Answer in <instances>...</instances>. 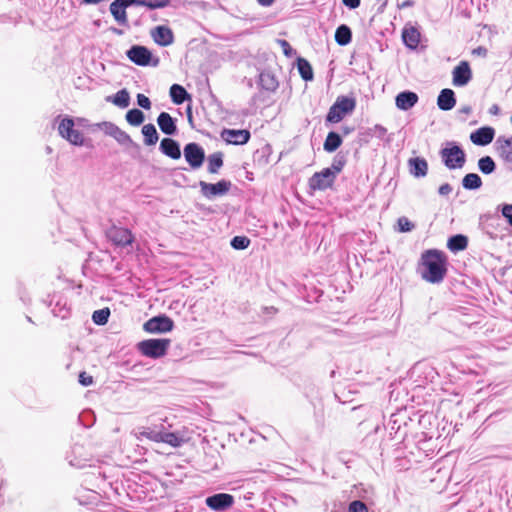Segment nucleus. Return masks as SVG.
<instances>
[{"label":"nucleus","instance_id":"f257e3e1","mask_svg":"<svg viewBox=\"0 0 512 512\" xmlns=\"http://www.w3.org/2000/svg\"><path fill=\"white\" fill-rule=\"evenodd\" d=\"M422 260V278L433 284L442 282L447 272L445 255L438 250H428L422 255Z\"/></svg>","mask_w":512,"mask_h":512},{"label":"nucleus","instance_id":"f03ea898","mask_svg":"<svg viewBox=\"0 0 512 512\" xmlns=\"http://www.w3.org/2000/svg\"><path fill=\"white\" fill-rule=\"evenodd\" d=\"M439 155L443 164L449 170L461 169L466 163L465 151L454 141L446 142Z\"/></svg>","mask_w":512,"mask_h":512},{"label":"nucleus","instance_id":"7ed1b4c3","mask_svg":"<svg viewBox=\"0 0 512 512\" xmlns=\"http://www.w3.org/2000/svg\"><path fill=\"white\" fill-rule=\"evenodd\" d=\"M356 107V101L354 98L339 96L337 97L334 104L330 107L326 121L330 123L340 122L347 114L354 111Z\"/></svg>","mask_w":512,"mask_h":512},{"label":"nucleus","instance_id":"20e7f679","mask_svg":"<svg viewBox=\"0 0 512 512\" xmlns=\"http://www.w3.org/2000/svg\"><path fill=\"white\" fill-rule=\"evenodd\" d=\"M170 346L169 339H147L138 343V350L146 357L161 358Z\"/></svg>","mask_w":512,"mask_h":512},{"label":"nucleus","instance_id":"39448f33","mask_svg":"<svg viewBox=\"0 0 512 512\" xmlns=\"http://www.w3.org/2000/svg\"><path fill=\"white\" fill-rule=\"evenodd\" d=\"M126 55L130 61L138 66H148L151 64L155 67L159 64L158 58L151 62L152 53L145 46L134 45L126 52Z\"/></svg>","mask_w":512,"mask_h":512},{"label":"nucleus","instance_id":"423d86ee","mask_svg":"<svg viewBox=\"0 0 512 512\" xmlns=\"http://www.w3.org/2000/svg\"><path fill=\"white\" fill-rule=\"evenodd\" d=\"M58 132L67 141L76 146L83 144V135L79 130L74 129V121L70 117L61 119L58 125Z\"/></svg>","mask_w":512,"mask_h":512},{"label":"nucleus","instance_id":"0eeeda50","mask_svg":"<svg viewBox=\"0 0 512 512\" xmlns=\"http://www.w3.org/2000/svg\"><path fill=\"white\" fill-rule=\"evenodd\" d=\"M199 186L202 195L208 199H212L226 195L230 191L232 183L229 180L222 179L215 184L200 181Z\"/></svg>","mask_w":512,"mask_h":512},{"label":"nucleus","instance_id":"6e6552de","mask_svg":"<svg viewBox=\"0 0 512 512\" xmlns=\"http://www.w3.org/2000/svg\"><path fill=\"white\" fill-rule=\"evenodd\" d=\"M184 157L192 169H198L205 160V151L199 144L191 142L184 147Z\"/></svg>","mask_w":512,"mask_h":512},{"label":"nucleus","instance_id":"1a4fd4ad","mask_svg":"<svg viewBox=\"0 0 512 512\" xmlns=\"http://www.w3.org/2000/svg\"><path fill=\"white\" fill-rule=\"evenodd\" d=\"M331 168H324L320 172H316L309 179V187L312 190H326L330 188L336 177L330 172Z\"/></svg>","mask_w":512,"mask_h":512},{"label":"nucleus","instance_id":"9d476101","mask_svg":"<svg viewBox=\"0 0 512 512\" xmlns=\"http://www.w3.org/2000/svg\"><path fill=\"white\" fill-rule=\"evenodd\" d=\"M205 504L213 511L222 512L233 506L234 497L228 493H218L207 497Z\"/></svg>","mask_w":512,"mask_h":512},{"label":"nucleus","instance_id":"9b49d317","mask_svg":"<svg viewBox=\"0 0 512 512\" xmlns=\"http://www.w3.org/2000/svg\"><path fill=\"white\" fill-rule=\"evenodd\" d=\"M174 323L167 316H156L144 323V330L148 333H165L173 329Z\"/></svg>","mask_w":512,"mask_h":512},{"label":"nucleus","instance_id":"f8f14e48","mask_svg":"<svg viewBox=\"0 0 512 512\" xmlns=\"http://www.w3.org/2000/svg\"><path fill=\"white\" fill-rule=\"evenodd\" d=\"M107 237L117 246H128L134 241L132 232L123 227L113 226L107 231Z\"/></svg>","mask_w":512,"mask_h":512},{"label":"nucleus","instance_id":"ddd939ff","mask_svg":"<svg viewBox=\"0 0 512 512\" xmlns=\"http://www.w3.org/2000/svg\"><path fill=\"white\" fill-rule=\"evenodd\" d=\"M472 79V71L467 61H461L452 71V82L456 87L467 85Z\"/></svg>","mask_w":512,"mask_h":512},{"label":"nucleus","instance_id":"4468645a","mask_svg":"<svg viewBox=\"0 0 512 512\" xmlns=\"http://www.w3.org/2000/svg\"><path fill=\"white\" fill-rule=\"evenodd\" d=\"M105 134L113 137L121 145H130L133 143L131 137L117 125L111 122H103L99 125Z\"/></svg>","mask_w":512,"mask_h":512},{"label":"nucleus","instance_id":"2eb2a0df","mask_svg":"<svg viewBox=\"0 0 512 512\" xmlns=\"http://www.w3.org/2000/svg\"><path fill=\"white\" fill-rule=\"evenodd\" d=\"M150 34L154 42L159 46L166 47L174 42L173 32L168 26H156L151 30Z\"/></svg>","mask_w":512,"mask_h":512},{"label":"nucleus","instance_id":"dca6fc26","mask_svg":"<svg viewBox=\"0 0 512 512\" xmlns=\"http://www.w3.org/2000/svg\"><path fill=\"white\" fill-rule=\"evenodd\" d=\"M221 137L229 144L243 145L246 144L250 139V132L245 129H224L221 132Z\"/></svg>","mask_w":512,"mask_h":512},{"label":"nucleus","instance_id":"f3484780","mask_svg":"<svg viewBox=\"0 0 512 512\" xmlns=\"http://www.w3.org/2000/svg\"><path fill=\"white\" fill-rule=\"evenodd\" d=\"M495 136V130L492 127H481L470 135V140L475 145L486 146L490 144Z\"/></svg>","mask_w":512,"mask_h":512},{"label":"nucleus","instance_id":"a211bd4d","mask_svg":"<svg viewBox=\"0 0 512 512\" xmlns=\"http://www.w3.org/2000/svg\"><path fill=\"white\" fill-rule=\"evenodd\" d=\"M418 100L419 97L415 92L403 91L396 96L395 104L398 109L407 111L414 107Z\"/></svg>","mask_w":512,"mask_h":512},{"label":"nucleus","instance_id":"6ab92c4d","mask_svg":"<svg viewBox=\"0 0 512 512\" xmlns=\"http://www.w3.org/2000/svg\"><path fill=\"white\" fill-rule=\"evenodd\" d=\"M495 145L499 157L506 163H512V137H498Z\"/></svg>","mask_w":512,"mask_h":512},{"label":"nucleus","instance_id":"aec40b11","mask_svg":"<svg viewBox=\"0 0 512 512\" xmlns=\"http://www.w3.org/2000/svg\"><path fill=\"white\" fill-rule=\"evenodd\" d=\"M437 105L443 111H449L456 105L455 93L453 90L445 88L441 90L437 98Z\"/></svg>","mask_w":512,"mask_h":512},{"label":"nucleus","instance_id":"412c9836","mask_svg":"<svg viewBox=\"0 0 512 512\" xmlns=\"http://www.w3.org/2000/svg\"><path fill=\"white\" fill-rule=\"evenodd\" d=\"M159 148L164 155L172 159H179L181 157V150L178 142L171 138L162 139Z\"/></svg>","mask_w":512,"mask_h":512},{"label":"nucleus","instance_id":"4be33fe9","mask_svg":"<svg viewBox=\"0 0 512 512\" xmlns=\"http://www.w3.org/2000/svg\"><path fill=\"white\" fill-rule=\"evenodd\" d=\"M110 13L112 14L115 21L122 25H128V17L126 13V8L120 0H114L109 7Z\"/></svg>","mask_w":512,"mask_h":512},{"label":"nucleus","instance_id":"5701e85b","mask_svg":"<svg viewBox=\"0 0 512 512\" xmlns=\"http://www.w3.org/2000/svg\"><path fill=\"white\" fill-rule=\"evenodd\" d=\"M160 130L167 135H174L177 132L175 120L167 112H161L157 118Z\"/></svg>","mask_w":512,"mask_h":512},{"label":"nucleus","instance_id":"b1692460","mask_svg":"<svg viewBox=\"0 0 512 512\" xmlns=\"http://www.w3.org/2000/svg\"><path fill=\"white\" fill-rule=\"evenodd\" d=\"M410 173L414 177H425L428 173V163L424 158L416 157L408 161Z\"/></svg>","mask_w":512,"mask_h":512},{"label":"nucleus","instance_id":"393cba45","mask_svg":"<svg viewBox=\"0 0 512 512\" xmlns=\"http://www.w3.org/2000/svg\"><path fill=\"white\" fill-rule=\"evenodd\" d=\"M402 38L410 49H416L420 42V32L415 27L404 28Z\"/></svg>","mask_w":512,"mask_h":512},{"label":"nucleus","instance_id":"a878e982","mask_svg":"<svg viewBox=\"0 0 512 512\" xmlns=\"http://www.w3.org/2000/svg\"><path fill=\"white\" fill-rule=\"evenodd\" d=\"M106 101L112 102L120 108H126L130 104V95L126 89H121L114 96H108Z\"/></svg>","mask_w":512,"mask_h":512},{"label":"nucleus","instance_id":"bb28decb","mask_svg":"<svg viewBox=\"0 0 512 512\" xmlns=\"http://www.w3.org/2000/svg\"><path fill=\"white\" fill-rule=\"evenodd\" d=\"M468 238L462 234H457L449 238L447 247L452 252L463 251L467 248Z\"/></svg>","mask_w":512,"mask_h":512},{"label":"nucleus","instance_id":"cd10ccee","mask_svg":"<svg viewBox=\"0 0 512 512\" xmlns=\"http://www.w3.org/2000/svg\"><path fill=\"white\" fill-rule=\"evenodd\" d=\"M352 40V32L347 25H340L335 32V41L340 46L349 44Z\"/></svg>","mask_w":512,"mask_h":512},{"label":"nucleus","instance_id":"c85d7f7f","mask_svg":"<svg viewBox=\"0 0 512 512\" xmlns=\"http://www.w3.org/2000/svg\"><path fill=\"white\" fill-rule=\"evenodd\" d=\"M170 97H171L173 103H175L177 105L182 104L187 99H190V95L179 84H173L170 87Z\"/></svg>","mask_w":512,"mask_h":512},{"label":"nucleus","instance_id":"c756f323","mask_svg":"<svg viewBox=\"0 0 512 512\" xmlns=\"http://www.w3.org/2000/svg\"><path fill=\"white\" fill-rule=\"evenodd\" d=\"M142 134L144 136V143L147 146L155 145L159 139V135L155 126L151 123L142 127Z\"/></svg>","mask_w":512,"mask_h":512},{"label":"nucleus","instance_id":"7c9ffc66","mask_svg":"<svg viewBox=\"0 0 512 512\" xmlns=\"http://www.w3.org/2000/svg\"><path fill=\"white\" fill-rule=\"evenodd\" d=\"M207 170L211 174H217L220 168L223 166V153L215 152L208 156Z\"/></svg>","mask_w":512,"mask_h":512},{"label":"nucleus","instance_id":"2f4dec72","mask_svg":"<svg viewBox=\"0 0 512 512\" xmlns=\"http://www.w3.org/2000/svg\"><path fill=\"white\" fill-rule=\"evenodd\" d=\"M462 186L466 190H477L482 186V179L476 173H468L462 179Z\"/></svg>","mask_w":512,"mask_h":512},{"label":"nucleus","instance_id":"473e14b6","mask_svg":"<svg viewBox=\"0 0 512 512\" xmlns=\"http://www.w3.org/2000/svg\"><path fill=\"white\" fill-rule=\"evenodd\" d=\"M342 144V138L336 132H329L324 142V150L326 152L336 151Z\"/></svg>","mask_w":512,"mask_h":512},{"label":"nucleus","instance_id":"72a5a7b5","mask_svg":"<svg viewBox=\"0 0 512 512\" xmlns=\"http://www.w3.org/2000/svg\"><path fill=\"white\" fill-rule=\"evenodd\" d=\"M259 82L262 88L268 91H274L278 87V81L272 74L268 72H263L260 74Z\"/></svg>","mask_w":512,"mask_h":512},{"label":"nucleus","instance_id":"f704fd0d","mask_svg":"<svg viewBox=\"0 0 512 512\" xmlns=\"http://www.w3.org/2000/svg\"><path fill=\"white\" fill-rule=\"evenodd\" d=\"M297 68L299 74L305 81H311L313 79L312 66L306 59L299 58L297 61Z\"/></svg>","mask_w":512,"mask_h":512},{"label":"nucleus","instance_id":"c9c22d12","mask_svg":"<svg viewBox=\"0 0 512 512\" xmlns=\"http://www.w3.org/2000/svg\"><path fill=\"white\" fill-rule=\"evenodd\" d=\"M478 168L483 174H491L496 169V164L490 156H484L478 160Z\"/></svg>","mask_w":512,"mask_h":512},{"label":"nucleus","instance_id":"e433bc0d","mask_svg":"<svg viewBox=\"0 0 512 512\" xmlns=\"http://www.w3.org/2000/svg\"><path fill=\"white\" fill-rule=\"evenodd\" d=\"M161 442L169 444L173 447H180L184 442L183 438L174 432H163Z\"/></svg>","mask_w":512,"mask_h":512},{"label":"nucleus","instance_id":"4c0bfd02","mask_svg":"<svg viewBox=\"0 0 512 512\" xmlns=\"http://www.w3.org/2000/svg\"><path fill=\"white\" fill-rule=\"evenodd\" d=\"M144 114L139 109H131L126 114V120L130 125L139 126L144 121Z\"/></svg>","mask_w":512,"mask_h":512},{"label":"nucleus","instance_id":"58836bf2","mask_svg":"<svg viewBox=\"0 0 512 512\" xmlns=\"http://www.w3.org/2000/svg\"><path fill=\"white\" fill-rule=\"evenodd\" d=\"M110 310L108 308L99 309L93 312L92 320L97 325H104L108 322Z\"/></svg>","mask_w":512,"mask_h":512},{"label":"nucleus","instance_id":"ea45409f","mask_svg":"<svg viewBox=\"0 0 512 512\" xmlns=\"http://www.w3.org/2000/svg\"><path fill=\"white\" fill-rule=\"evenodd\" d=\"M346 164V158L343 155H336L333 159V162L329 168H331L330 172L337 176L338 173L342 171Z\"/></svg>","mask_w":512,"mask_h":512},{"label":"nucleus","instance_id":"a19ab883","mask_svg":"<svg viewBox=\"0 0 512 512\" xmlns=\"http://www.w3.org/2000/svg\"><path fill=\"white\" fill-rule=\"evenodd\" d=\"M170 4V0H141V6L150 10L165 8Z\"/></svg>","mask_w":512,"mask_h":512},{"label":"nucleus","instance_id":"79ce46f5","mask_svg":"<svg viewBox=\"0 0 512 512\" xmlns=\"http://www.w3.org/2000/svg\"><path fill=\"white\" fill-rule=\"evenodd\" d=\"M250 244V239L246 236H235L231 240V246L236 250L246 249Z\"/></svg>","mask_w":512,"mask_h":512},{"label":"nucleus","instance_id":"37998d69","mask_svg":"<svg viewBox=\"0 0 512 512\" xmlns=\"http://www.w3.org/2000/svg\"><path fill=\"white\" fill-rule=\"evenodd\" d=\"M400 232H410L414 229V224L406 217H400L397 221Z\"/></svg>","mask_w":512,"mask_h":512},{"label":"nucleus","instance_id":"c03bdc74","mask_svg":"<svg viewBox=\"0 0 512 512\" xmlns=\"http://www.w3.org/2000/svg\"><path fill=\"white\" fill-rule=\"evenodd\" d=\"M349 512H368L367 506L360 500L352 501L349 504Z\"/></svg>","mask_w":512,"mask_h":512},{"label":"nucleus","instance_id":"a18cd8bd","mask_svg":"<svg viewBox=\"0 0 512 512\" xmlns=\"http://www.w3.org/2000/svg\"><path fill=\"white\" fill-rule=\"evenodd\" d=\"M162 434H163V432H158V431H153V430L142 432V435L144 437H146L147 439H150L154 442H161L162 440H160V438H162Z\"/></svg>","mask_w":512,"mask_h":512},{"label":"nucleus","instance_id":"49530a36","mask_svg":"<svg viewBox=\"0 0 512 512\" xmlns=\"http://www.w3.org/2000/svg\"><path fill=\"white\" fill-rule=\"evenodd\" d=\"M137 104L144 109H150L151 107V101L144 94L137 95Z\"/></svg>","mask_w":512,"mask_h":512},{"label":"nucleus","instance_id":"de8ad7c7","mask_svg":"<svg viewBox=\"0 0 512 512\" xmlns=\"http://www.w3.org/2000/svg\"><path fill=\"white\" fill-rule=\"evenodd\" d=\"M502 215L507 219L508 223L512 226V204H505L503 206Z\"/></svg>","mask_w":512,"mask_h":512},{"label":"nucleus","instance_id":"09e8293b","mask_svg":"<svg viewBox=\"0 0 512 512\" xmlns=\"http://www.w3.org/2000/svg\"><path fill=\"white\" fill-rule=\"evenodd\" d=\"M279 44L281 45L283 52L286 56L291 57L294 53L292 47L286 40H279Z\"/></svg>","mask_w":512,"mask_h":512},{"label":"nucleus","instance_id":"8fccbe9b","mask_svg":"<svg viewBox=\"0 0 512 512\" xmlns=\"http://www.w3.org/2000/svg\"><path fill=\"white\" fill-rule=\"evenodd\" d=\"M79 382L83 386H89L93 383V378L90 375H87L86 372H81L79 375Z\"/></svg>","mask_w":512,"mask_h":512},{"label":"nucleus","instance_id":"3c124183","mask_svg":"<svg viewBox=\"0 0 512 512\" xmlns=\"http://www.w3.org/2000/svg\"><path fill=\"white\" fill-rule=\"evenodd\" d=\"M452 192V186L449 184V183H444L442 184L439 189H438V193L441 195V196H447L449 195L450 193Z\"/></svg>","mask_w":512,"mask_h":512},{"label":"nucleus","instance_id":"603ef678","mask_svg":"<svg viewBox=\"0 0 512 512\" xmlns=\"http://www.w3.org/2000/svg\"><path fill=\"white\" fill-rule=\"evenodd\" d=\"M373 132L378 137H383L387 133V129L383 127L382 125H375L373 127Z\"/></svg>","mask_w":512,"mask_h":512},{"label":"nucleus","instance_id":"864d4df0","mask_svg":"<svg viewBox=\"0 0 512 512\" xmlns=\"http://www.w3.org/2000/svg\"><path fill=\"white\" fill-rule=\"evenodd\" d=\"M342 2L349 9H356L360 5V0H342Z\"/></svg>","mask_w":512,"mask_h":512},{"label":"nucleus","instance_id":"5fc2aeb1","mask_svg":"<svg viewBox=\"0 0 512 512\" xmlns=\"http://www.w3.org/2000/svg\"><path fill=\"white\" fill-rule=\"evenodd\" d=\"M120 1L123 3L125 8H127L131 5L141 6V0H120Z\"/></svg>","mask_w":512,"mask_h":512},{"label":"nucleus","instance_id":"6e6d98bb","mask_svg":"<svg viewBox=\"0 0 512 512\" xmlns=\"http://www.w3.org/2000/svg\"><path fill=\"white\" fill-rule=\"evenodd\" d=\"M257 2L262 7H270L275 0H257Z\"/></svg>","mask_w":512,"mask_h":512},{"label":"nucleus","instance_id":"4d7b16f0","mask_svg":"<svg viewBox=\"0 0 512 512\" xmlns=\"http://www.w3.org/2000/svg\"><path fill=\"white\" fill-rule=\"evenodd\" d=\"M489 113L492 114V115H498L500 113V108L497 104H493L490 108H489Z\"/></svg>","mask_w":512,"mask_h":512},{"label":"nucleus","instance_id":"13d9d810","mask_svg":"<svg viewBox=\"0 0 512 512\" xmlns=\"http://www.w3.org/2000/svg\"><path fill=\"white\" fill-rule=\"evenodd\" d=\"M413 5H414V2L412 0H406V1L402 2L401 4H399L398 7L400 9H402V8H406V7H411Z\"/></svg>","mask_w":512,"mask_h":512},{"label":"nucleus","instance_id":"bf43d9fd","mask_svg":"<svg viewBox=\"0 0 512 512\" xmlns=\"http://www.w3.org/2000/svg\"><path fill=\"white\" fill-rule=\"evenodd\" d=\"M462 113H465V114H470L472 109L470 106H465V107H462L461 110H460Z\"/></svg>","mask_w":512,"mask_h":512},{"label":"nucleus","instance_id":"052dcab7","mask_svg":"<svg viewBox=\"0 0 512 512\" xmlns=\"http://www.w3.org/2000/svg\"><path fill=\"white\" fill-rule=\"evenodd\" d=\"M474 52H477L479 54L486 53V49L479 47L478 49L474 50Z\"/></svg>","mask_w":512,"mask_h":512},{"label":"nucleus","instance_id":"680f3d73","mask_svg":"<svg viewBox=\"0 0 512 512\" xmlns=\"http://www.w3.org/2000/svg\"><path fill=\"white\" fill-rule=\"evenodd\" d=\"M113 32L118 34V35H121L122 34V31L117 29V28H113Z\"/></svg>","mask_w":512,"mask_h":512},{"label":"nucleus","instance_id":"e2e57ef3","mask_svg":"<svg viewBox=\"0 0 512 512\" xmlns=\"http://www.w3.org/2000/svg\"><path fill=\"white\" fill-rule=\"evenodd\" d=\"M349 132H350V129H349V128H345V129H344V133H345V134H348Z\"/></svg>","mask_w":512,"mask_h":512},{"label":"nucleus","instance_id":"0e129e2a","mask_svg":"<svg viewBox=\"0 0 512 512\" xmlns=\"http://www.w3.org/2000/svg\"><path fill=\"white\" fill-rule=\"evenodd\" d=\"M511 123H512V116H511Z\"/></svg>","mask_w":512,"mask_h":512}]
</instances>
